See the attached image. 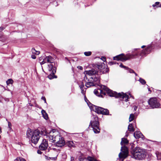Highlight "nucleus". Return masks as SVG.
<instances>
[{
    "instance_id": "6e6552de",
    "label": "nucleus",
    "mask_w": 161,
    "mask_h": 161,
    "mask_svg": "<svg viewBox=\"0 0 161 161\" xmlns=\"http://www.w3.org/2000/svg\"><path fill=\"white\" fill-rule=\"evenodd\" d=\"M99 125V123L97 116L93 115L92 120L91 121L89 126H91L94 132L96 134L100 132Z\"/></svg>"
},
{
    "instance_id": "6ab92c4d",
    "label": "nucleus",
    "mask_w": 161,
    "mask_h": 161,
    "mask_svg": "<svg viewBox=\"0 0 161 161\" xmlns=\"http://www.w3.org/2000/svg\"><path fill=\"white\" fill-rule=\"evenodd\" d=\"M42 113L44 118L46 119H47L48 118V116L45 111L44 110H42Z\"/></svg>"
},
{
    "instance_id": "603ef678",
    "label": "nucleus",
    "mask_w": 161,
    "mask_h": 161,
    "mask_svg": "<svg viewBox=\"0 0 161 161\" xmlns=\"http://www.w3.org/2000/svg\"><path fill=\"white\" fill-rule=\"evenodd\" d=\"M148 90L149 91H150V92H151L149 88H148Z\"/></svg>"
},
{
    "instance_id": "37998d69",
    "label": "nucleus",
    "mask_w": 161,
    "mask_h": 161,
    "mask_svg": "<svg viewBox=\"0 0 161 161\" xmlns=\"http://www.w3.org/2000/svg\"><path fill=\"white\" fill-rule=\"evenodd\" d=\"M4 28L3 27H0V32L4 29Z\"/></svg>"
},
{
    "instance_id": "f03ea898",
    "label": "nucleus",
    "mask_w": 161,
    "mask_h": 161,
    "mask_svg": "<svg viewBox=\"0 0 161 161\" xmlns=\"http://www.w3.org/2000/svg\"><path fill=\"white\" fill-rule=\"evenodd\" d=\"M152 49L151 46H148L145 49L142 50L141 52L139 53L137 52V49H136V51L132 54H127L126 56L122 53L113 57L114 60H120L122 61H125L131 58H135L138 55L143 56L149 53Z\"/></svg>"
},
{
    "instance_id": "7ed1b4c3",
    "label": "nucleus",
    "mask_w": 161,
    "mask_h": 161,
    "mask_svg": "<svg viewBox=\"0 0 161 161\" xmlns=\"http://www.w3.org/2000/svg\"><path fill=\"white\" fill-rule=\"evenodd\" d=\"M55 131V130H53L49 132L48 135L49 140L51 142L55 143L57 146L61 147L65 144L64 138L59 135H57L58 133Z\"/></svg>"
},
{
    "instance_id": "0eeeda50",
    "label": "nucleus",
    "mask_w": 161,
    "mask_h": 161,
    "mask_svg": "<svg viewBox=\"0 0 161 161\" xmlns=\"http://www.w3.org/2000/svg\"><path fill=\"white\" fill-rule=\"evenodd\" d=\"M132 157L139 159L145 158L146 157L145 151L139 147H136L132 151Z\"/></svg>"
},
{
    "instance_id": "72a5a7b5",
    "label": "nucleus",
    "mask_w": 161,
    "mask_h": 161,
    "mask_svg": "<svg viewBox=\"0 0 161 161\" xmlns=\"http://www.w3.org/2000/svg\"><path fill=\"white\" fill-rule=\"evenodd\" d=\"M8 127L10 129H11V127L12 126V125L11 123L10 122H8Z\"/></svg>"
},
{
    "instance_id": "79ce46f5",
    "label": "nucleus",
    "mask_w": 161,
    "mask_h": 161,
    "mask_svg": "<svg viewBox=\"0 0 161 161\" xmlns=\"http://www.w3.org/2000/svg\"><path fill=\"white\" fill-rule=\"evenodd\" d=\"M86 159H83L82 158H79V160L80 161H84Z\"/></svg>"
},
{
    "instance_id": "4468645a",
    "label": "nucleus",
    "mask_w": 161,
    "mask_h": 161,
    "mask_svg": "<svg viewBox=\"0 0 161 161\" xmlns=\"http://www.w3.org/2000/svg\"><path fill=\"white\" fill-rule=\"evenodd\" d=\"M134 136L136 138H141L143 139V138L144 137L141 132L139 131H136L134 133Z\"/></svg>"
},
{
    "instance_id": "393cba45",
    "label": "nucleus",
    "mask_w": 161,
    "mask_h": 161,
    "mask_svg": "<svg viewBox=\"0 0 161 161\" xmlns=\"http://www.w3.org/2000/svg\"><path fill=\"white\" fill-rule=\"evenodd\" d=\"M13 83V80L11 79H9L6 81V83L8 85L9 84H12Z\"/></svg>"
},
{
    "instance_id": "e433bc0d",
    "label": "nucleus",
    "mask_w": 161,
    "mask_h": 161,
    "mask_svg": "<svg viewBox=\"0 0 161 161\" xmlns=\"http://www.w3.org/2000/svg\"><path fill=\"white\" fill-rule=\"evenodd\" d=\"M110 65H112L114 64H116V63L114 62H110L108 63Z\"/></svg>"
},
{
    "instance_id": "7c9ffc66",
    "label": "nucleus",
    "mask_w": 161,
    "mask_h": 161,
    "mask_svg": "<svg viewBox=\"0 0 161 161\" xmlns=\"http://www.w3.org/2000/svg\"><path fill=\"white\" fill-rule=\"evenodd\" d=\"M79 87L82 91H83V87H84V84L82 83L81 85L79 86Z\"/></svg>"
},
{
    "instance_id": "a211bd4d",
    "label": "nucleus",
    "mask_w": 161,
    "mask_h": 161,
    "mask_svg": "<svg viewBox=\"0 0 161 161\" xmlns=\"http://www.w3.org/2000/svg\"><path fill=\"white\" fill-rule=\"evenodd\" d=\"M102 113L101 114L103 115H108L109 114V111L107 109H104L103 108V110H102Z\"/></svg>"
},
{
    "instance_id": "58836bf2",
    "label": "nucleus",
    "mask_w": 161,
    "mask_h": 161,
    "mask_svg": "<svg viewBox=\"0 0 161 161\" xmlns=\"http://www.w3.org/2000/svg\"><path fill=\"white\" fill-rule=\"evenodd\" d=\"M31 57L33 59H35L36 58V56L34 55H32Z\"/></svg>"
},
{
    "instance_id": "1a4fd4ad",
    "label": "nucleus",
    "mask_w": 161,
    "mask_h": 161,
    "mask_svg": "<svg viewBox=\"0 0 161 161\" xmlns=\"http://www.w3.org/2000/svg\"><path fill=\"white\" fill-rule=\"evenodd\" d=\"M48 70L50 73L48 77L50 79H52L54 78H56L57 76L54 75L56 72V68L53 67V65L52 64L48 65Z\"/></svg>"
},
{
    "instance_id": "2f4dec72",
    "label": "nucleus",
    "mask_w": 161,
    "mask_h": 161,
    "mask_svg": "<svg viewBox=\"0 0 161 161\" xmlns=\"http://www.w3.org/2000/svg\"><path fill=\"white\" fill-rule=\"evenodd\" d=\"M128 70L129 72L130 73H134V71L132 69H130L128 68Z\"/></svg>"
},
{
    "instance_id": "c756f323",
    "label": "nucleus",
    "mask_w": 161,
    "mask_h": 161,
    "mask_svg": "<svg viewBox=\"0 0 161 161\" xmlns=\"http://www.w3.org/2000/svg\"><path fill=\"white\" fill-rule=\"evenodd\" d=\"M45 158L47 160L49 159L54 160L55 159V158H51L47 156H45Z\"/></svg>"
},
{
    "instance_id": "b1692460",
    "label": "nucleus",
    "mask_w": 161,
    "mask_h": 161,
    "mask_svg": "<svg viewBox=\"0 0 161 161\" xmlns=\"http://www.w3.org/2000/svg\"><path fill=\"white\" fill-rule=\"evenodd\" d=\"M134 115L133 114H130V117L129 118V122H131L134 119Z\"/></svg>"
},
{
    "instance_id": "9d476101",
    "label": "nucleus",
    "mask_w": 161,
    "mask_h": 161,
    "mask_svg": "<svg viewBox=\"0 0 161 161\" xmlns=\"http://www.w3.org/2000/svg\"><path fill=\"white\" fill-rule=\"evenodd\" d=\"M148 102L150 107L153 108H158L160 106V103L155 98H151Z\"/></svg>"
},
{
    "instance_id": "f3484780",
    "label": "nucleus",
    "mask_w": 161,
    "mask_h": 161,
    "mask_svg": "<svg viewBox=\"0 0 161 161\" xmlns=\"http://www.w3.org/2000/svg\"><path fill=\"white\" fill-rule=\"evenodd\" d=\"M105 64L104 63H102L101 64H97V67L98 69L101 71L103 69V67H105Z\"/></svg>"
},
{
    "instance_id": "09e8293b",
    "label": "nucleus",
    "mask_w": 161,
    "mask_h": 161,
    "mask_svg": "<svg viewBox=\"0 0 161 161\" xmlns=\"http://www.w3.org/2000/svg\"><path fill=\"white\" fill-rule=\"evenodd\" d=\"M137 108V107H136V106H135L134 107V110L136 111V108Z\"/></svg>"
},
{
    "instance_id": "20e7f679",
    "label": "nucleus",
    "mask_w": 161,
    "mask_h": 161,
    "mask_svg": "<svg viewBox=\"0 0 161 161\" xmlns=\"http://www.w3.org/2000/svg\"><path fill=\"white\" fill-rule=\"evenodd\" d=\"M42 131L39 130H36L33 131L29 128L26 132V136L27 138L31 139L32 143L36 145L38 142L41 135H42Z\"/></svg>"
},
{
    "instance_id": "5fc2aeb1",
    "label": "nucleus",
    "mask_w": 161,
    "mask_h": 161,
    "mask_svg": "<svg viewBox=\"0 0 161 161\" xmlns=\"http://www.w3.org/2000/svg\"><path fill=\"white\" fill-rule=\"evenodd\" d=\"M134 73L136 75H137V74L135 72H134Z\"/></svg>"
},
{
    "instance_id": "412c9836",
    "label": "nucleus",
    "mask_w": 161,
    "mask_h": 161,
    "mask_svg": "<svg viewBox=\"0 0 161 161\" xmlns=\"http://www.w3.org/2000/svg\"><path fill=\"white\" fill-rule=\"evenodd\" d=\"M31 52L33 54H35L36 55H39L40 53V52L39 51L36 50L34 48H32V49Z\"/></svg>"
},
{
    "instance_id": "6e6d98bb",
    "label": "nucleus",
    "mask_w": 161,
    "mask_h": 161,
    "mask_svg": "<svg viewBox=\"0 0 161 161\" xmlns=\"http://www.w3.org/2000/svg\"><path fill=\"white\" fill-rule=\"evenodd\" d=\"M84 161H87V159H85Z\"/></svg>"
},
{
    "instance_id": "de8ad7c7",
    "label": "nucleus",
    "mask_w": 161,
    "mask_h": 161,
    "mask_svg": "<svg viewBox=\"0 0 161 161\" xmlns=\"http://www.w3.org/2000/svg\"><path fill=\"white\" fill-rule=\"evenodd\" d=\"M103 60L104 61L105 60H106V58L104 57H103Z\"/></svg>"
},
{
    "instance_id": "4be33fe9",
    "label": "nucleus",
    "mask_w": 161,
    "mask_h": 161,
    "mask_svg": "<svg viewBox=\"0 0 161 161\" xmlns=\"http://www.w3.org/2000/svg\"><path fill=\"white\" fill-rule=\"evenodd\" d=\"M109 69L107 67L106 68V66H105V67H103V69L102 71L103 73L105 74V73L108 72L109 71Z\"/></svg>"
},
{
    "instance_id": "39448f33",
    "label": "nucleus",
    "mask_w": 161,
    "mask_h": 161,
    "mask_svg": "<svg viewBox=\"0 0 161 161\" xmlns=\"http://www.w3.org/2000/svg\"><path fill=\"white\" fill-rule=\"evenodd\" d=\"M84 81L85 82V86L87 88L95 86L99 84L100 81V76L97 75L94 77H91L85 75L84 77Z\"/></svg>"
},
{
    "instance_id": "aec40b11",
    "label": "nucleus",
    "mask_w": 161,
    "mask_h": 161,
    "mask_svg": "<svg viewBox=\"0 0 161 161\" xmlns=\"http://www.w3.org/2000/svg\"><path fill=\"white\" fill-rule=\"evenodd\" d=\"M128 129L129 131L133 132L134 130L133 126V125L131 124H130L128 125Z\"/></svg>"
},
{
    "instance_id": "5701e85b",
    "label": "nucleus",
    "mask_w": 161,
    "mask_h": 161,
    "mask_svg": "<svg viewBox=\"0 0 161 161\" xmlns=\"http://www.w3.org/2000/svg\"><path fill=\"white\" fill-rule=\"evenodd\" d=\"M156 154L158 159H161V153L159 152H156Z\"/></svg>"
},
{
    "instance_id": "2eb2a0df",
    "label": "nucleus",
    "mask_w": 161,
    "mask_h": 161,
    "mask_svg": "<svg viewBox=\"0 0 161 161\" xmlns=\"http://www.w3.org/2000/svg\"><path fill=\"white\" fill-rule=\"evenodd\" d=\"M76 142L73 141H68L66 142V145L69 148L75 147H76Z\"/></svg>"
},
{
    "instance_id": "4c0bfd02",
    "label": "nucleus",
    "mask_w": 161,
    "mask_h": 161,
    "mask_svg": "<svg viewBox=\"0 0 161 161\" xmlns=\"http://www.w3.org/2000/svg\"><path fill=\"white\" fill-rule=\"evenodd\" d=\"M119 66L121 67H122V68H126V67L124 66V65H123L122 64V63H121L119 65Z\"/></svg>"
},
{
    "instance_id": "a878e982",
    "label": "nucleus",
    "mask_w": 161,
    "mask_h": 161,
    "mask_svg": "<svg viewBox=\"0 0 161 161\" xmlns=\"http://www.w3.org/2000/svg\"><path fill=\"white\" fill-rule=\"evenodd\" d=\"M87 159L89 161H97L93 158L90 156H88L87 157Z\"/></svg>"
},
{
    "instance_id": "a18cd8bd",
    "label": "nucleus",
    "mask_w": 161,
    "mask_h": 161,
    "mask_svg": "<svg viewBox=\"0 0 161 161\" xmlns=\"http://www.w3.org/2000/svg\"><path fill=\"white\" fill-rule=\"evenodd\" d=\"M78 68L79 69H80V70H82L83 69L82 67L81 66H78Z\"/></svg>"
},
{
    "instance_id": "bb28decb",
    "label": "nucleus",
    "mask_w": 161,
    "mask_h": 161,
    "mask_svg": "<svg viewBox=\"0 0 161 161\" xmlns=\"http://www.w3.org/2000/svg\"><path fill=\"white\" fill-rule=\"evenodd\" d=\"M15 160L18 161H26L25 159L19 157L17 158Z\"/></svg>"
},
{
    "instance_id": "ddd939ff",
    "label": "nucleus",
    "mask_w": 161,
    "mask_h": 161,
    "mask_svg": "<svg viewBox=\"0 0 161 161\" xmlns=\"http://www.w3.org/2000/svg\"><path fill=\"white\" fill-rule=\"evenodd\" d=\"M86 74H87L88 75V76H90V75H92V76H94V77H95V76L97 75H98L99 76L100 75L99 74V72L95 70V69H92L91 70L86 71Z\"/></svg>"
},
{
    "instance_id": "dca6fc26",
    "label": "nucleus",
    "mask_w": 161,
    "mask_h": 161,
    "mask_svg": "<svg viewBox=\"0 0 161 161\" xmlns=\"http://www.w3.org/2000/svg\"><path fill=\"white\" fill-rule=\"evenodd\" d=\"M47 63H53V58L51 56H49L46 57L45 58Z\"/></svg>"
},
{
    "instance_id": "423d86ee",
    "label": "nucleus",
    "mask_w": 161,
    "mask_h": 161,
    "mask_svg": "<svg viewBox=\"0 0 161 161\" xmlns=\"http://www.w3.org/2000/svg\"><path fill=\"white\" fill-rule=\"evenodd\" d=\"M128 143V141L127 139L123 138L121 139L120 143L122 146L121 149V152L119 154V157L120 158L124 159L128 156V150L127 147L125 145Z\"/></svg>"
},
{
    "instance_id": "473e14b6",
    "label": "nucleus",
    "mask_w": 161,
    "mask_h": 161,
    "mask_svg": "<svg viewBox=\"0 0 161 161\" xmlns=\"http://www.w3.org/2000/svg\"><path fill=\"white\" fill-rule=\"evenodd\" d=\"M40 64L41 65L43 64H44L45 63H47V62L46 61L45 59H43V61H42L41 62H40Z\"/></svg>"
},
{
    "instance_id": "ea45409f",
    "label": "nucleus",
    "mask_w": 161,
    "mask_h": 161,
    "mask_svg": "<svg viewBox=\"0 0 161 161\" xmlns=\"http://www.w3.org/2000/svg\"><path fill=\"white\" fill-rule=\"evenodd\" d=\"M85 101L88 104V102H89L88 100L87 99V98H86V96H85Z\"/></svg>"
},
{
    "instance_id": "8fccbe9b",
    "label": "nucleus",
    "mask_w": 161,
    "mask_h": 161,
    "mask_svg": "<svg viewBox=\"0 0 161 161\" xmlns=\"http://www.w3.org/2000/svg\"><path fill=\"white\" fill-rule=\"evenodd\" d=\"M2 132V129L1 127L0 126V134H1Z\"/></svg>"
},
{
    "instance_id": "9b49d317",
    "label": "nucleus",
    "mask_w": 161,
    "mask_h": 161,
    "mask_svg": "<svg viewBox=\"0 0 161 161\" xmlns=\"http://www.w3.org/2000/svg\"><path fill=\"white\" fill-rule=\"evenodd\" d=\"M48 146L47 141L44 139L42 141V142L39 146V148L41 150H44L47 149Z\"/></svg>"
},
{
    "instance_id": "f704fd0d",
    "label": "nucleus",
    "mask_w": 161,
    "mask_h": 161,
    "mask_svg": "<svg viewBox=\"0 0 161 161\" xmlns=\"http://www.w3.org/2000/svg\"><path fill=\"white\" fill-rule=\"evenodd\" d=\"M41 99H42L44 101V103H47V102H46V98H45V97H42L41 98Z\"/></svg>"
},
{
    "instance_id": "c9c22d12",
    "label": "nucleus",
    "mask_w": 161,
    "mask_h": 161,
    "mask_svg": "<svg viewBox=\"0 0 161 161\" xmlns=\"http://www.w3.org/2000/svg\"><path fill=\"white\" fill-rule=\"evenodd\" d=\"M159 3V2H156L155 3V4H153V7H154L156 6V5H158Z\"/></svg>"
},
{
    "instance_id": "f8f14e48",
    "label": "nucleus",
    "mask_w": 161,
    "mask_h": 161,
    "mask_svg": "<svg viewBox=\"0 0 161 161\" xmlns=\"http://www.w3.org/2000/svg\"><path fill=\"white\" fill-rule=\"evenodd\" d=\"M90 107L92 110L98 114H101V113H102V110H103V108L94 105H92Z\"/></svg>"
},
{
    "instance_id": "864d4df0",
    "label": "nucleus",
    "mask_w": 161,
    "mask_h": 161,
    "mask_svg": "<svg viewBox=\"0 0 161 161\" xmlns=\"http://www.w3.org/2000/svg\"><path fill=\"white\" fill-rule=\"evenodd\" d=\"M29 105L30 106H32V105L31 103H29Z\"/></svg>"
},
{
    "instance_id": "cd10ccee",
    "label": "nucleus",
    "mask_w": 161,
    "mask_h": 161,
    "mask_svg": "<svg viewBox=\"0 0 161 161\" xmlns=\"http://www.w3.org/2000/svg\"><path fill=\"white\" fill-rule=\"evenodd\" d=\"M139 81L142 84L144 85L146 84V82L143 79L140 78L139 79Z\"/></svg>"
},
{
    "instance_id": "f257e3e1",
    "label": "nucleus",
    "mask_w": 161,
    "mask_h": 161,
    "mask_svg": "<svg viewBox=\"0 0 161 161\" xmlns=\"http://www.w3.org/2000/svg\"><path fill=\"white\" fill-rule=\"evenodd\" d=\"M106 92L108 95L110 97H114L122 98L126 102L128 101L129 96L126 93L123 92L117 93L115 92H113L109 89L104 85H101L100 89H95L94 91V93L99 97H103L106 95Z\"/></svg>"
},
{
    "instance_id": "c03bdc74",
    "label": "nucleus",
    "mask_w": 161,
    "mask_h": 161,
    "mask_svg": "<svg viewBox=\"0 0 161 161\" xmlns=\"http://www.w3.org/2000/svg\"><path fill=\"white\" fill-rule=\"evenodd\" d=\"M74 157H71V161H74Z\"/></svg>"
},
{
    "instance_id": "4d7b16f0",
    "label": "nucleus",
    "mask_w": 161,
    "mask_h": 161,
    "mask_svg": "<svg viewBox=\"0 0 161 161\" xmlns=\"http://www.w3.org/2000/svg\"><path fill=\"white\" fill-rule=\"evenodd\" d=\"M83 92H84V91H81V92H82V93H83Z\"/></svg>"
},
{
    "instance_id": "c85d7f7f",
    "label": "nucleus",
    "mask_w": 161,
    "mask_h": 161,
    "mask_svg": "<svg viewBox=\"0 0 161 161\" xmlns=\"http://www.w3.org/2000/svg\"><path fill=\"white\" fill-rule=\"evenodd\" d=\"M84 54L86 56H89L91 55L92 52H86L84 53Z\"/></svg>"
},
{
    "instance_id": "a19ab883",
    "label": "nucleus",
    "mask_w": 161,
    "mask_h": 161,
    "mask_svg": "<svg viewBox=\"0 0 161 161\" xmlns=\"http://www.w3.org/2000/svg\"><path fill=\"white\" fill-rule=\"evenodd\" d=\"M37 153L38 154H41L42 153V152L41 151V150H38L37 151Z\"/></svg>"
},
{
    "instance_id": "49530a36",
    "label": "nucleus",
    "mask_w": 161,
    "mask_h": 161,
    "mask_svg": "<svg viewBox=\"0 0 161 161\" xmlns=\"http://www.w3.org/2000/svg\"><path fill=\"white\" fill-rule=\"evenodd\" d=\"M42 57H40L39 58V61H41L42 60Z\"/></svg>"
},
{
    "instance_id": "3c124183",
    "label": "nucleus",
    "mask_w": 161,
    "mask_h": 161,
    "mask_svg": "<svg viewBox=\"0 0 161 161\" xmlns=\"http://www.w3.org/2000/svg\"><path fill=\"white\" fill-rule=\"evenodd\" d=\"M145 47V46H142L141 48H144Z\"/></svg>"
}]
</instances>
